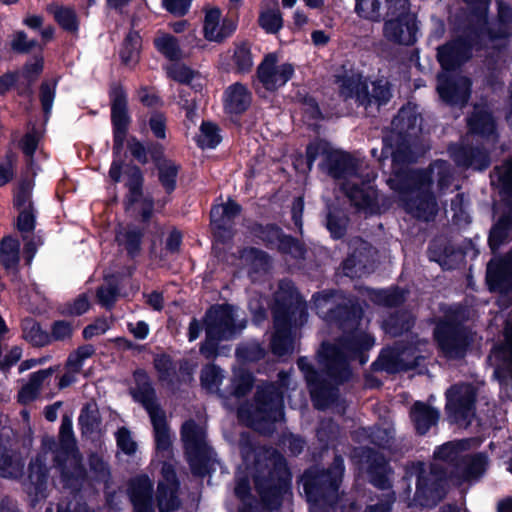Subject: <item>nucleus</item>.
I'll list each match as a JSON object with an SVG mask.
<instances>
[{"instance_id":"nucleus-1","label":"nucleus","mask_w":512,"mask_h":512,"mask_svg":"<svg viewBox=\"0 0 512 512\" xmlns=\"http://www.w3.org/2000/svg\"><path fill=\"white\" fill-rule=\"evenodd\" d=\"M471 56V46L465 40H456L438 49L437 57L443 72L437 77L440 98L451 105H465L471 93V80L451 70Z\"/></svg>"},{"instance_id":"nucleus-2","label":"nucleus","mask_w":512,"mask_h":512,"mask_svg":"<svg viewBox=\"0 0 512 512\" xmlns=\"http://www.w3.org/2000/svg\"><path fill=\"white\" fill-rule=\"evenodd\" d=\"M51 437H44L42 439V451L36 456L29 466V482L30 486L27 488L30 494L36 497L42 496L44 486L47 479V469L44 464L48 452L55 453V461L58 465H62V461L70 462L75 468L79 464V455L75 448V440L72 430V422L69 418L64 417L60 426L59 432V448Z\"/></svg>"},{"instance_id":"nucleus-3","label":"nucleus","mask_w":512,"mask_h":512,"mask_svg":"<svg viewBox=\"0 0 512 512\" xmlns=\"http://www.w3.org/2000/svg\"><path fill=\"white\" fill-rule=\"evenodd\" d=\"M337 84L340 95L345 100L354 99L365 108L373 103L378 106L386 104L391 97L389 83L386 80L373 82L370 92L367 81L360 74L354 72L337 76Z\"/></svg>"},{"instance_id":"nucleus-4","label":"nucleus","mask_w":512,"mask_h":512,"mask_svg":"<svg viewBox=\"0 0 512 512\" xmlns=\"http://www.w3.org/2000/svg\"><path fill=\"white\" fill-rule=\"evenodd\" d=\"M389 13L383 24V36L391 43L411 45L416 41V16L410 11L408 0H389Z\"/></svg>"},{"instance_id":"nucleus-5","label":"nucleus","mask_w":512,"mask_h":512,"mask_svg":"<svg viewBox=\"0 0 512 512\" xmlns=\"http://www.w3.org/2000/svg\"><path fill=\"white\" fill-rule=\"evenodd\" d=\"M466 441L449 442L438 448L435 455L438 459L448 462L457 461L455 474L450 480L455 484L480 477L485 471L487 460L483 455H462Z\"/></svg>"},{"instance_id":"nucleus-6","label":"nucleus","mask_w":512,"mask_h":512,"mask_svg":"<svg viewBox=\"0 0 512 512\" xmlns=\"http://www.w3.org/2000/svg\"><path fill=\"white\" fill-rule=\"evenodd\" d=\"M206 340L200 352L207 359L216 354L217 342L233 337L236 333L234 310L229 305L212 307L205 317Z\"/></svg>"},{"instance_id":"nucleus-7","label":"nucleus","mask_w":512,"mask_h":512,"mask_svg":"<svg viewBox=\"0 0 512 512\" xmlns=\"http://www.w3.org/2000/svg\"><path fill=\"white\" fill-rule=\"evenodd\" d=\"M410 179L419 184L403 194L404 207L413 216L428 221L436 214L437 203L432 194L422 190L426 185L430 186L432 179L426 173H413Z\"/></svg>"},{"instance_id":"nucleus-8","label":"nucleus","mask_w":512,"mask_h":512,"mask_svg":"<svg viewBox=\"0 0 512 512\" xmlns=\"http://www.w3.org/2000/svg\"><path fill=\"white\" fill-rule=\"evenodd\" d=\"M475 396L470 384L455 385L446 392V411L452 421L460 423L474 415Z\"/></svg>"},{"instance_id":"nucleus-9","label":"nucleus","mask_w":512,"mask_h":512,"mask_svg":"<svg viewBox=\"0 0 512 512\" xmlns=\"http://www.w3.org/2000/svg\"><path fill=\"white\" fill-rule=\"evenodd\" d=\"M203 36L209 42L221 43L236 30V22L222 15L220 8L213 5L203 7Z\"/></svg>"},{"instance_id":"nucleus-10","label":"nucleus","mask_w":512,"mask_h":512,"mask_svg":"<svg viewBox=\"0 0 512 512\" xmlns=\"http://www.w3.org/2000/svg\"><path fill=\"white\" fill-rule=\"evenodd\" d=\"M294 74L290 63H278L274 54H269L258 67L257 75L265 89L273 91L285 85Z\"/></svg>"},{"instance_id":"nucleus-11","label":"nucleus","mask_w":512,"mask_h":512,"mask_svg":"<svg viewBox=\"0 0 512 512\" xmlns=\"http://www.w3.org/2000/svg\"><path fill=\"white\" fill-rule=\"evenodd\" d=\"M111 119L114 127V151L119 152L129 124L127 96L119 86L114 87L111 91Z\"/></svg>"},{"instance_id":"nucleus-12","label":"nucleus","mask_w":512,"mask_h":512,"mask_svg":"<svg viewBox=\"0 0 512 512\" xmlns=\"http://www.w3.org/2000/svg\"><path fill=\"white\" fill-rule=\"evenodd\" d=\"M126 174L128 177L126 186L129 190L127 210L132 213L138 212L143 220H148L152 214L153 202L151 199L142 198L140 191L142 185L141 172L137 167H129Z\"/></svg>"},{"instance_id":"nucleus-13","label":"nucleus","mask_w":512,"mask_h":512,"mask_svg":"<svg viewBox=\"0 0 512 512\" xmlns=\"http://www.w3.org/2000/svg\"><path fill=\"white\" fill-rule=\"evenodd\" d=\"M142 402L153 425L157 450L168 451L171 445V435L164 411L159 408L152 393L145 395Z\"/></svg>"},{"instance_id":"nucleus-14","label":"nucleus","mask_w":512,"mask_h":512,"mask_svg":"<svg viewBox=\"0 0 512 512\" xmlns=\"http://www.w3.org/2000/svg\"><path fill=\"white\" fill-rule=\"evenodd\" d=\"M435 338L444 354L450 358L463 355L468 340L464 333L447 323H440L435 329Z\"/></svg>"},{"instance_id":"nucleus-15","label":"nucleus","mask_w":512,"mask_h":512,"mask_svg":"<svg viewBox=\"0 0 512 512\" xmlns=\"http://www.w3.org/2000/svg\"><path fill=\"white\" fill-rule=\"evenodd\" d=\"M489 361L495 368V376L502 380L507 375L512 378V322L505 328V341L502 345L494 348L489 356Z\"/></svg>"},{"instance_id":"nucleus-16","label":"nucleus","mask_w":512,"mask_h":512,"mask_svg":"<svg viewBox=\"0 0 512 512\" xmlns=\"http://www.w3.org/2000/svg\"><path fill=\"white\" fill-rule=\"evenodd\" d=\"M162 476L164 481L158 486V507L160 512H170L178 507L176 497L178 483L175 471L170 464L165 463L162 466Z\"/></svg>"},{"instance_id":"nucleus-17","label":"nucleus","mask_w":512,"mask_h":512,"mask_svg":"<svg viewBox=\"0 0 512 512\" xmlns=\"http://www.w3.org/2000/svg\"><path fill=\"white\" fill-rule=\"evenodd\" d=\"M445 483L446 479L442 468L433 465L429 472L423 470L418 476L416 495L431 499L440 498Z\"/></svg>"},{"instance_id":"nucleus-18","label":"nucleus","mask_w":512,"mask_h":512,"mask_svg":"<svg viewBox=\"0 0 512 512\" xmlns=\"http://www.w3.org/2000/svg\"><path fill=\"white\" fill-rule=\"evenodd\" d=\"M182 440L192 468L197 457L205 450V430L194 421H186L181 430Z\"/></svg>"},{"instance_id":"nucleus-19","label":"nucleus","mask_w":512,"mask_h":512,"mask_svg":"<svg viewBox=\"0 0 512 512\" xmlns=\"http://www.w3.org/2000/svg\"><path fill=\"white\" fill-rule=\"evenodd\" d=\"M363 338V344H360L353 339L349 341L347 344L341 345L340 348H337L336 346L330 344H323L320 354L321 356L327 359V364L330 366L331 369H333L336 366H342L346 363V359L350 355L351 351L357 350L362 347L368 348L372 345V340L369 336L364 335Z\"/></svg>"},{"instance_id":"nucleus-20","label":"nucleus","mask_w":512,"mask_h":512,"mask_svg":"<svg viewBox=\"0 0 512 512\" xmlns=\"http://www.w3.org/2000/svg\"><path fill=\"white\" fill-rule=\"evenodd\" d=\"M251 101V92L241 83L230 85L224 93V108L229 114L243 113L249 108Z\"/></svg>"},{"instance_id":"nucleus-21","label":"nucleus","mask_w":512,"mask_h":512,"mask_svg":"<svg viewBox=\"0 0 512 512\" xmlns=\"http://www.w3.org/2000/svg\"><path fill=\"white\" fill-rule=\"evenodd\" d=\"M487 282L491 290H503L512 284V252L505 262L495 260L489 262Z\"/></svg>"},{"instance_id":"nucleus-22","label":"nucleus","mask_w":512,"mask_h":512,"mask_svg":"<svg viewBox=\"0 0 512 512\" xmlns=\"http://www.w3.org/2000/svg\"><path fill=\"white\" fill-rule=\"evenodd\" d=\"M153 484L147 476H140L131 483L130 497L135 512H152Z\"/></svg>"},{"instance_id":"nucleus-23","label":"nucleus","mask_w":512,"mask_h":512,"mask_svg":"<svg viewBox=\"0 0 512 512\" xmlns=\"http://www.w3.org/2000/svg\"><path fill=\"white\" fill-rule=\"evenodd\" d=\"M0 264L8 273L17 274L20 264V243L16 238L6 236L1 240Z\"/></svg>"},{"instance_id":"nucleus-24","label":"nucleus","mask_w":512,"mask_h":512,"mask_svg":"<svg viewBox=\"0 0 512 512\" xmlns=\"http://www.w3.org/2000/svg\"><path fill=\"white\" fill-rule=\"evenodd\" d=\"M258 23L267 33L275 34L283 26L282 14L278 8V0H263Z\"/></svg>"},{"instance_id":"nucleus-25","label":"nucleus","mask_w":512,"mask_h":512,"mask_svg":"<svg viewBox=\"0 0 512 512\" xmlns=\"http://www.w3.org/2000/svg\"><path fill=\"white\" fill-rule=\"evenodd\" d=\"M410 417L419 434H425L439 419V412L430 406L416 402L411 410Z\"/></svg>"},{"instance_id":"nucleus-26","label":"nucleus","mask_w":512,"mask_h":512,"mask_svg":"<svg viewBox=\"0 0 512 512\" xmlns=\"http://www.w3.org/2000/svg\"><path fill=\"white\" fill-rule=\"evenodd\" d=\"M240 213V206L229 200L226 204H219L212 207L210 212L211 225L215 231L226 229L232 220Z\"/></svg>"},{"instance_id":"nucleus-27","label":"nucleus","mask_w":512,"mask_h":512,"mask_svg":"<svg viewBox=\"0 0 512 512\" xmlns=\"http://www.w3.org/2000/svg\"><path fill=\"white\" fill-rule=\"evenodd\" d=\"M343 189L357 208L365 211L373 209L376 200V191L371 186L362 185L358 187L356 183H353L352 187L345 184Z\"/></svg>"},{"instance_id":"nucleus-28","label":"nucleus","mask_w":512,"mask_h":512,"mask_svg":"<svg viewBox=\"0 0 512 512\" xmlns=\"http://www.w3.org/2000/svg\"><path fill=\"white\" fill-rule=\"evenodd\" d=\"M498 17L497 21L490 29L491 39H506L512 33V7L502 1H497Z\"/></svg>"},{"instance_id":"nucleus-29","label":"nucleus","mask_w":512,"mask_h":512,"mask_svg":"<svg viewBox=\"0 0 512 512\" xmlns=\"http://www.w3.org/2000/svg\"><path fill=\"white\" fill-rule=\"evenodd\" d=\"M389 0H355V13L362 19L379 22L382 16V10L385 6L387 13L390 7Z\"/></svg>"},{"instance_id":"nucleus-30","label":"nucleus","mask_w":512,"mask_h":512,"mask_svg":"<svg viewBox=\"0 0 512 512\" xmlns=\"http://www.w3.org/2000/svg\"><path fill=\"white\" fill-rule=\"evenodd\" d=\"M274 325L276 332L271 342L272 350L274 354L284 356L292 350V342L287 335L286 323L278 314H276Z\"/></svg>"},{"instance_id":"nucleus-31","label":"nucleus","mask_w":512,"mask_h":512,"mask_svg":"<svg viewBox=\"0 0 512 512\" xmlns=\"http://www.w3.org/2000/svg\"><path fill=\"white\" fill-rule=\"evenodd\" d=\"M51 375L49 370H41L33 373L18 393V399L21 403L26 404L33 401L43 384V382Z\"/></svg>"},{"instance_id":"nucleus-32","label":"nucleus","mask_w":512,"mask_h":512,"mask_svg":"<svg viewBox=\"0 0 512 512\" xmlns=\"http://www.w3.org/2000/svg\"><path fill=\"white\" fill-rule=\"evenodd\" d=\"M154 45L158 52L170 60H178L182 57L177 39L168 33L158 31L154 38Z\"/></svg>"},{"instance_id":"nucleus-33","label":"nucleus","mask_w":512,"mask_h":512,"mask_svg":"<svg viewBox=\"0 0 512 512\" xmlns=\"http://www.w3.org/2000/svg\"><path fill=\"white\" fill-rule=\"evenodd\" d=\"M141 47V38L137 32H130L123 44L120 56L125 65L131 66L137 63Z\"/></svg>"},{"instance_id":"nucleus-34","label":"nucleus","mask_w":512,"mask_h":512,"mask_svg":"<svg viewBox=\"0 0 512 512\" xmlns=\"http://www.w3.org/2000/svg\"><path fill=\"white\" fill-rule=\"evenodd\" d=\"M95 354V348L91 344L79 346L71 352L67 358L65 368L72 373H80L84 362Z\"/></svg>"},{"instance_id":"nucleus-35","label":"nucleus","mask_w":512,"mask_h":512,"mask_svg":"<svg viewBox=\"0 0 512 512\" xmlns=\"http://www.w3.org/2000/svg\"><path fill=\"white\" fill-rule=\"evenodd\" d=\"M196 141L203 149L216 147L221 141L218 127L211 122H203Z\"/></svg>"},{"instance_id":"nucleus-36","label":"nucleus","mask_w":512,"mask_h":512,"mask_svg":"<svg viewBox=\"0 0 512 512\" xmlns=\"http://www.w3.org/2000/svg\"><path fill=\"white\" fill-rule=\"evenodd\" d=\"M49 11L63 29L70 32H75L78 29L77 18L72 9L55 5L50 6Z\"/></svg>"},{"instance_id":"nucleus-37","label":"nucleus","mask_w":512,"mask_h":512,"mask_svg":"<svg viewBox=\"0 0 512 512\" xmlns=\"http://www.w3.org/2000/svg\"><path fill=\"white\" fill-rule=\"evenodd\" d=\"M471 131L479 134H491L494 131L492 116L486 111H478L468 120Z\"/></svg>"},{"instance_id":"nucleus-38","label":"nucleus","mask_w":512,"mask_h":512,"mask_svg":"<svg viewBox=\"0 0 512 512\" xmlns=\"http://www.w3.org/2000/svg\"><path fill=\"white\" fill-rule=\"evenodd\" d=\"M24 337L36 346H43L49 342V335L44 332L39 324L32 320H26L23 324Z\"/></svg>"},{"instance_id":"nucleus-39","label":"nucleus","mask_w":512,"mask_h":512,"mask_svg":"<svg viewBox=\"0 0 512 512\" xmlns=\"http://www.w3.org/2000/svg\"><path fill=\"white\" fill-rule=\"evenodd\" d=\"M330 161L329 172L333 177L340 178L350 175L352 160L348 155L337 153L330 157Z\"/></svg>"},{"instance_id":"nucleus-40","label":"nucleus","mask_w":512,"mask_h":512,"mask_svg":"<svg viewBox=\"0 0 512 512\" xmlns=\"http://www.w3.org/2000/svg\"><path fill=\"white\" fill-rule=\"evenodd\" d=\"M222 381V373L219 368L214 365L206 366L201 373V383L209 391H214L218 388Z\"/></svg>"},{"instance_id":"nucleus-41","label":"nucleus","mask_w":512,"mask_h":512,"mask_svg":"<svg viewBox=\"0 0 512 512\" xmlns=\"http://www.w3.org/2000/svg\"><path fill=\"white\" fill-rule=\"evenodd\" d=\"M17 230L21 233L22 239L26 240L27 234H31L35 228L34 209L19 211L16 222Z\"/></svg>"},{"instance_id":"nucleus-42","label":"nucleus","mask_w":512,"mask_h":512,"mask_svg":"<svg viewBox=\"0 0 512 512\" xmlns=\"http://www.w3.org/2000/svg\"><path fill=\"white\" fill-rule=\"evenodd\" d=\"M166 72L169 78L180 83H189L195 76L193 71L179 63L168 65Z\"/></svg>"},{"instance_id":"nucleus-43","label":"nucleus","mask_w":512,"mask_h":512,"mask_svg":"<svg viewBox=\"0 0 512 512\" xmlns=\"http://www.w3.org/2000/svg\"><path fill=\"white\" fill-rule=\"evenodd\" d=\"M141 234L135 231L124 229L117 234V241L124 245L130 254L138 251L140 246Z\"/></svg>"},{"instance_id":"nucleus-44","label":"nucleus","mask_w":512,"mask_h":512,"mask_svg":"<svg viewBox=\"0 0 512 512\" xmlns=\"http://www.w3.org/2000/svg\"><path fill=\"white\" fill-rule=\"evenodd\" d=\"M16 161L17 157L12 152L7 153L0 161V186H4L12 180Z\"/></svg>"},{"instance_id":"nucleus-45","label":"nucleus","mask_w":512,"mask_h":512,"mask_svg":"<svg viewBox=\"0 0 512 512\" xmlns=\"http://www.w3.org/2000/svg\"><path fill=\"white\" fill-rule=\"evenodd\" d=\"M234 63L239 72H247L253 65L250 50L245 46H239L234 52Z\"/></svg>"},{"instance_id":"nucleus-46","label":"nucleus","mask_w":512,"mask_h":512,"mask_svg":"<svg viewBox=\"0 0 512 512\" xmlns=\"http://www.w3.org/2000/svg\"><path fill=\"white\" fill-rule=\"evenodd\" d=\"M55 88V80L45 81L41 85L40 99L45 113H49L52 108L55 96Z\"/></svg>"},{"instance_id":"nucleus-47","label":"nucleus","mask_w":512,"mask_h":512,"mask_svg":"<svg viewBox=\"0 0 512 512\" xmlns=\"http://www.w3.org/2000/svg\"><path fill=\"white\" fill-rule=\"evenodd\" d=\"M117 445L121 451L131 455L135 453L137 444L133 440L130 432L126 428H120L116 433Z\"/></svg>"},{"instance_id":"nucleus-48","label":"nucleus","mask_w":512,"mask_h":512,"mask_svg":"<svg viewBox=\"0 0 512 512\" xmlns=\"http://www.w3.org/2000/svg\"><path fill=\"white\" fill-rule=\"evenodd\" d=\"M72 334L73 326L68 321H55L51 327V339L55 341H64L70 339Z\"/></svg>"},{"instance_id":"nucleus-49","label":"nucleus","mask_w":512,"mask_h":512,"mask_svg":"<svg viewBox=\"0 0 512 512\" xmlns=\"http://www.w3.org/2000/svg\"><path fill=\"white\" fill-rule=\"evenodd\" d=\"M177 168L173 164H164L159 169V178L165 189L170 192L175 188Z\"/></svg>"},{"instance_id":"nucleus-50","label":"nucleus","mask_w":512,"mask_h":512,"mask_svg":"<svg viewBox=\"0 0 512 512\" xmlns=\"http://www.w3.org/2000/svg\"><path fill=\"white\" fill-rule=\"evenodd\" d=\"M43 69V60L41 58H34L31 62L27 63L21 73H19L20 80L33 82Z\"/></svg>"},{"instance_id":"nucleus-51","label":"nucleus","mask_w":512,"mask_h":512,"mask_svg":"<svg viewBox=\"0 0 512 512\" xmlns=\"http://www.w3.org/2000/svg\"><path fill=\"white\" fill-rule=\"evenodd\" d=\"M110 323L106 318H98L93 323L86 326L83 330L84 339H92L108 331Z\"/></svg>"},{"instance_id":"nucleus-52","label":"nucleus","mask_w":512,"mask_h":512,"mask_svg":"<svg viewBox=\"0 0 512 512\" xmlns=\"http://www.w3.org/2000/svg\"><path fill=\"white\" fill-rule=\"evenodd\" d=\"M361 254L359 256L353 254L348 257L343 263V270L349 277H360L364 273L365 268L362 265Z\"/></svg>"},{"instance_id":"nucleus-53","label":"nucleus","mask_w":512,"mask_h":512,"mask_svg":"<svg viewBox=\"0 0 512 512\" xmlns=\"http://www.w3.org/2000/svg\"><path fill=\"white\" fill-rule=\"evenodd\" d=\"M24 241V259L27 265H30L32 259L37 251V248L42 245L43 241L40 236H36L33 233L27 234V238Z\"/></svg>"},{"instance_id":"nucleus-54","label":"nucleus","mask_w":512,"mask_h":512,"mask_svg":"<svg viewBox=\"0 0 512 512\" xmlns=\"http://www.w3.org/2000/svg\"><path fill=\"white\" fill-rule=\"evenodd\" d=\"M36 45V41L29 40L27 35L22 31L16 32L11 42V47L19 52H28L36 47Z\"/></svg>"},{"instance_id":"nucleus-55","label":"nucleus","mask_w":512,"mask_h":512,"mask_svg":"<svg viewBox=\"0 0 512 512\" xmlns=\"http://www.w3.org/2000/svg\"><path fill=\"white\" fill-rule=\"evenodd\" d=\"M14 206L18 211L32 210L31 192L29 189L20 188L14 197Z\"/></svg>"},{"instance_id":"nucleus-56","label":"nucleus","mask_w":512,"mask_h":512,"mask_svg":"<svg viewBox=\"0 0 512 512\" xmlns=\"http://www.w3.org/2000/svg\"><path fill=\"white\" fill-rule=\"evenodd\" d=\"M400 296L398 295L397 291H377L374 292L373 299L377 301L379 304L387 305V306H393L398 304L400 301Z\"/></svg>"},{"instance_id":"nucleus-57","label":"nucleus","mask_w":512,"mask_h":512,"mask_svg":"<svg viewBox=\"0 0 512 512\" xmlns=\"http://www.w3.org/2000/svg\"><path fill=\"white\" fill-rule=\"evenodd\" d=\"M89 308V300L86 295L82 294L77 297L71 305H69L68 313L71 315L79 316L87 312Z\"/></svg>"},{"instance_id":"nucleus-58","label":"nucleus","mask_w":512,"mask_h":512,"mask_svg":"<svg viewBox=\"0 0 512 512\" xmlns=\"http://www.w3.org/2000/svg\"><path fill=\"white\" fill-rule=\"evenodd\" d=\"M191 0H164L168 11L176 15H184L190 6Z\"/></svg>"},{"instance_id":"nucleus-59","label":"nucleus","mask_w":512,"mask_h":512,"mask_svg":"<svg viewBox=\"0 0 512 512\" xmlns=\"http://www.w3.org/2000/svg\"><path fill=\"white\" fill-rule=\"evenodd\" d=\"M99 302L105 306H111L116 300V291L112 287H101L97 291Z\"/></svg>"},{"instance_id":"nucleus-60","label":"nucleus","mask_w":512,"mask_h":512,"mask_svg":"<svg viewBox=\"0 0 512 512\" xmlns=\"http://www.w3.org/2000/svg\"><path fill=\"white\" fill-rule=\"evenodd\" d=\"M128 330L137 339H145L149 333V326L144 321H137L135 323H128Z\"/></svg>"},{"instance_id":"nucleus-61","label":"nucleus","mask_w":512,"mask_h":512,"mask_svg":"<svg viewBox=\"0 0 512 512\" xmlns=\"http://www.w3.org/2000/svg\"><path fill=\"white\" fill-rule=\"evenodd\" d=\"M150 128L158 138L165 137V119L162 115H153L150 119Z\"/></svg>"},{"instance_id":"nucleus-62","label":"nucleus","mask_w":512,"mask_h":512,"mask_svg":"<svg viewBox=\"0 0 512 512\" xmlns=\"http://www.w3.org/2000/svg\"><path fill=\"white\" fill-rule=\"evenodd\" d=\"M90 466L96 473L97 477L101 479H105L109 475L106 463L97 456L91 457Z\"/></svg>"},{"instance_id":"nucleus-63","label":"nucleus","mask_w":512,"mask_h":512,"mask_svg":"<svg viewBox=\"0 0 512 512\" xmlns=\"http://www.w3.org/2000/svg\"><path fill=\"white\" fill-rule=\"evenodd\" d=\"M21 148L27 156L32 157L37 149V138L33 134H26L21 141Z\"/></svg>"},{"instance_id":"nucleus-64","label":"nucleus","mask_w":512,"mask_h":512,"mask_svg":"<svg viewBox=\"0 0 512 512\" xmlns=\"http://www.w3.org/2000/svg\"><path fill=\"white\" fill-rule=\"evenodd\" d=\"M500 179L505 193L512 194V163L503 168Z\"/></svg>"}]
</instances>
